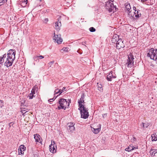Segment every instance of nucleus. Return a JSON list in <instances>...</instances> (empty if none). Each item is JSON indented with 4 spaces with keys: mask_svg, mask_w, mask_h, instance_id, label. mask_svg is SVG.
Listing matches in <instances>:
<instances>
[{
    "mask_svg": "<svg viewBox=\"0 0 157 157\" xmlns=\"http://www.w3.org/2000/svg\"><path fill=\"white\" fill-rule=\"evenodd\" d=\"M71 103V101L67 102L66 99L63 98H61L59 101V105L58 106V109H65L66 108L69 106L70 103Z\"/></svg>",
    "mask_w": 157,
    "mask_h": 157,
    "instance_id": "f257e3e1",
    "label": "nucleus"
},
{
    "mask_svg": "<svg viewBox=\"0 0 157 157\" xmlns=\"http://www.w3.org/2000/svg\"><path fill=\"white\" fill-rule=\"evenodd\" d=\"M147 56L150 57L151 59L157 61V49L154 50L153 48L150 49Z\"/></svg>",
    "mask_w": 157,
    "mask_h": 157,
    "instance_id": "f03ea898",
    "label": "nucleus"
},
{
    "mask_svg": "<svg viewBox=\"0 0 157 157\" xmlns=\"http://www.w3.org/2000/svg\"><path fill=\"white\" fill-rule=\"evenodd\" d=\"M78 109L80 111L81 118L85 119L88 117L89 114L87 109L84 106L82 107H79Z\"/></svg>",
    "mask_w": 157,
    "mask_h": 157,
    "instance_id": "7ed1b4c3",
    "label": "nucleus"
},
{
    "mask_svg": "<svg viewBox=\"0 0 157 157\" xmlns=\"http://www.w3.org/2000/svg\"><path fill=\"white\" fill-rule=\"evenodd\" d=\"M105 2V7L106 9L108 10L109 12H114V10L115 8L113 4L110 2V0H108Z\"/></svg>",
    "mask_w": 157,
    "mask_h": 157,
    "instance_id": "20e7f679",
    "label": "nucleus"
},
{
    "mask_svg": "<svg viewBox=\"0 0 157 157\" xmlns=\"http://www.w3.org/2000/svg\"><path fill=\"white\" fill-rule=\"evenodd\" d=\"M128 56V59L126 63L127 67H131L133 65L134 59L133 55L131 53Z\"/></svg>",
    "mask_w": 157,
    "mask_h": 157,
    "instance_id": "39448f33",
    "label": "nucleus"
},
{
    "mask_svg": "<svg viewBox=\"0 0 157 157\" xmlns=\"http://www.w3.org/2000/svg\"><path fill=\"white\" fill-rule=\"evenodd\" d=\"M15 54L16 51L15 50L10 49L8 52L7 59H8L11 60L12 61H13L15 58Z\"/></svg>",
    "mask_w": 157,
    "mask_h": 157,
    "instance_id": "423d86ee",
    "label": "nucleus"
},
{
    "mask_svg": "<svg viewBox=\"0 0 157 157\" xmlns=\"http://www.w3.org/2000/svg\"><path fill=\"white\" fill-rule=\"evenodd\" d=\"M54 35L53 39L54 40V42L57 43L58 44H61L63 41V40L61 37L60 34L56 35L54 33Z\"/></svg>",
    "mask_w": 157,
    "mask_h": 157,
    "instance_id": "0eeeda50",
    "label": "nucleus"
},
{
    "mask_svg": "<svg viewBox=\"0 0 157 157\" xmlns=\"http://www.w3.org/2000/svg\"><path fill=\"white\" fill-rule=\"evenodd\" d=\"M124 44L121 39H120L117 41L116 43V47L117 49H119L121 48H124Z\"/></svg>",
    "mask_w": 157,
    "mask_h": 157,
    "instance_id": "6e6552de",
    "label": "nucleus"
},
{
    "mask_svg": "<svg viewBox=\"0 0 157 157\" xmlns=\"http://www.w3.org/2000/svg\"><path fill=\"white\" fill-rule=\"evenodd\" d=\"M34 138L36 142L42 144V140L41 136L38 134H36L34 135Z\"/></svg>",
    "mask_w": 157,
    "mask_h": 157,
    "instance_id": "1a4fd4ad",
    "label": "nucleus"
},
{
    "mask_svg": "<svg viewBox=\"0 0 157 157\" xmlns=\"http://www.w3.org/2000/svg\"><path fill=\"white\" fill-rule=\"evenodd\" d=\"M116 78V75H113L112 71H110L107 76V79L108 81H111L112 79Z\"/></svg>",
    "mask_w": 157,
    "mask_h": 157,
    "instance_id": "9d476101",
    "label": "nucleus"
},
{
    "mask_svg": "<svg viewBox=\"0 0 157 157\" xmlns=\"http://www.w3.org/2000/svg\"><path fill=\"white\" fill-rule=\"evenodd\" d=\"M84 96L83 94L82 95L80 98L78 100V103L79 104V107H82L84 106V105L82 104V103H84Z\"/></svg>",
    "mask_w": 157,
    "mask_h": 157,
    "instance_id": "9b49d317",
    "label": "nucleus"
},
{
    "mask_svg": "<svg viewBox=\"0 0 157 157\" xmlns=\"http://www.w3.org/2000/svg\"><path fill=\"white\" fill-rule=\"evenodd\" d=\"M26 147L24 145H21L19 148L18 149L19 155H21L24 154L23 151L25 150Z\"/></svg>",
    "mask_w": 157,
    "mask_h": 157,
    "instance_id": "f8f14e48",
    "label": "nucleus"
},
{
    "mask_svg": "<svg viewBox=\"0 0 157 157\" xmlns=\"http://www.w3.org/2000/svg\"><path fill=\"white\" fill-rule=\"evenodd\" d=\"M59 20H58L57 22L55 23V28L56 29L59 31L60 30V27L61 26L62 24L60 21H59Z\"/></svg>",
    "mask_w": 157,
    "mask_h": 157,
    "instance_id": "ddd939ff",
    "label": "nucleus"
},
{
    "mask_svg": "<svg viewBox=\"0 0 157 157\" xmlns=\"http://www.w3.org/2000/svg\"><path fill=\"white\" fill-rule=\"evenodd\" d=\"M13 61H12L11 60L8 59H7L6 61L4 63V65L6 66L7 67H9L12 65Z\"/></svg>",
    "mask_w": 157,
    "mask_h": 157,
    "instance_id": "4468645a",
    "label": "nucleus"
},
{
    "mask_svg": "<svg viewBox=\"0 0 157 157\" xmlns=\"http://www.w3.org/2000/svg\"><path fill=\"white\" fill-rule=\"evenodd\" d=\"M151 139L152 141H156L157 140V132L151 135Z\"/></svg>",
    "mask_w": 157,
    "mask_h": 157,
    "instance_id": "2eb2a0df",
    "label": "nucleus"
},
{
    "mask_svg": "<svg viewBox=\"0 0 157 157\" xmlns=\"http://www.w3.org/2000/svg\"><path fill=\"white\" fill-rule=\"evenodd\" d=\"M6 54H5L2 57H0V64H2L4 61V59L6 57Z\"/></svg>",
    "mask_w": 157,
    "mask_h": 157,
    "instance_id": "dca6fc26",
    "label": "nucleus"
},
{
    "mask_svg": "<svg viewBox=\"0 0 157 157\" xmlns=\"http://www.w3.org/2000/svg\"><path fill=\"white\" fill-rule=\"evenodd\" d=\"M53 148V145L52 144V143L49 146V150L52 153H54V152H56V149L52 150V148Z\"/></svg>",
    "mask_w": 157,
    "mask_h": 157,
    "instance_id": "f3484780",
    "label": "nucleus"
},
{
    "mask_svg": "<svg viewBox=\"0 0 157 157\" xmlns=\"http://www.w3.org/2000/svg\"><path fill=\"white\" fill-rule=\"evenodd\" d=\"M133 146L129 145L127 148L125 149V150L127 151H130L132 150Z\"/></svg>",
    "mask_w": 157,
    "mask_h": 157,
    "instance_id": "a211bd4d",
    "label": "nucleus"
},
{
    "mask_svg": "<svg viewBox=\"0 0 157 157\" xmlns=\"http://www.w3.org/2000/svg\"><path fill=\"white\" fill-rule=\"evenodd\" d=\"M75 130V127L74 125H72V126L69 127L68 131L69 132H72Z\"/></svg>",
    "mask_w": 157,
    "mask_h": 157,
    "instance_id": "6ab92c4d",
    "label": "nucleus"
},
{
    "mask_svg": "<svg viewBox=\"0 0 157 157\" xmlns=\"http://www.w3.org/2000/svg\"><path fill=\"white\" fill-rule=\"evenodd\" d=\"M94 129V132L95 134L98 133L100 130V128H93Z\"/></svg>",
    "mask_w": 157,
    "mask_h": 157,
    "instance_id": "aec40b11",
    "label": "nucleus"
},
{
    "mask_svg": "<svg viewBox=\"0 0 157 157\" xmlns=\"http://www.w3.org/2000/svg\"><path fill=\"white\" fill-rule=\"evenodd\" d=\"M143 127L144 128H147L150 125V124L148 123H142Z\"/></svg>",
    "mask_w": 157,
    "mask_h": 157,
    "instance_id": "412c9836",
    "label": "nucleus"
},
{
    "mask_svg": "<svg viewBox=\"0 0 157 157\" xmlns=\"http://www.w3.org/2000/svg\"><path fill=\"white\" fill-rule=\"evenodd\" d=\"M54 96H55L56 94H59L60 93V90H59L58 89H56L54 91Z\"/></svg>",
    "mask_w": 157,
    "mask_h": 157,
    "instance_id": "4be33fe9",
    "label": "nucleus"
},
{
    "mask_svg": "<svg viewBox=\"0 0 157 157\" xmlns=\"http://www.w3.org/2000/svg\"><path fill=\"white\" fill-rule=\"evenodd\" d=\"M117 38L116 37V36H113V38L112 39L111 41L112 43H114L116 42V41H117Z\"/></svg>",
    "mask_w": 157,
    "mask_h": 157,
    "instance_id": "5701e85b",
    "label": "nucleus"
},
{
    "mask_svg": "<svg viewBox=\"0 0 157 157\" xmlns=\"http://www.w3.org/2000/svg\"><path fill=\"white\" fill-rule=\"evenodd\" d=\"M125 8L127 10L129 11L131 9L130 5L129 4H128L126 5L125 6Z\"/></svg>",
    "mask_w": 157,
    "mask_h": 157,
    "instance_id": "b1692460",
    "label": "nucleus"
},
{
    "mask_svg": "<svg viewBox=\"0 0 157 157\" xmlns=\"http://www.w3.org/2000/svg\"><path fill=\"white\" fill-rule=\"evenodd\" d=\"M38 58H40V59H41L43 58L44 57L43 56L41 55L40 56H35L34 57V60H36L37 59H38Z\"/></svg>",
    "mask_w": 157,
    "mask_h": 157,
    "instance_id": "393cba45",
    "label": "nucleus"
},
{
    "mask_svg": "<svg viewBox=\"0 0 157 157\" xmlns=\"http://www.w3.org/2000/svg\"><path fill=\"white\" fill-rule=\"evenodd\" d=\"M28 97H29V99H32L34 97H35L34 95L31 93L29 94Z\"/></svg>",
    "mask_w": 157,
    "mask_h": 157,
    "instance_id": "a878e982",
    "label": "nucleus"
},
{
    "mask_svg": "<svg viewBox=\"0 0 157 157\" xmlns=\"http://www.w3.org/2000/svg\"><path fill=\"white\" fill-rule=\"evenodd\" d=\"M5 2L6 0H0V6L3 5Z\"/></svg>",
    "mask_w": 157,
    "mask_h": 157,
    "instance_id": "bb28decb",
    "label": "nucleus"
},
{
    "mask_svg": "<svg viewBox=\"0 0 157 157\" xmlns=\"http://www.w3.org/2000/svg\"><path fill=\"white\" fill-rule=\"evenodd\" d=\"M36 88L35 87H34L32 89L31 91V93L33 94V95H34L35 94V91L36 90Z\"/></svg>",
    "mask_w": 157,
    "mask_h": 157,
    "instance_id": "cd10ccee",
    "label": "nucleus"
},
{
    "mask_svg": "<svg viewBox=\"0 0 157 157\" xmlns=\"http://www.w3.org/2000/svg\"><path fill=\"white\" fill-rule=\"evenodd\" d=\"M90 31L91 32H94L95 31V29L93 27H91L89 29Z\"/></svg>",
    "mask_w": 157,
    "mask_h": 157,
    "instance_id": "c85d7f7f",
    "label": "nucleus"
},
{
    "mask_svg": "<svg viewBox=\"0 0 157 157\" xmlns=\"http://www.w3.org/2000/svg\"><path fill=\"white\" fill-rule=\"evenodd\" d=\"M136 140V138L134 137H132V138H131V139L130 140L132 142L134 143V142H135Z\"/></svg>",
    "mask_w": 157,
    "mask_h": 157,
    "instance_id": "c756f323",
    "label": "nucleus"
},
{
    "mask_svg": "<svg viewBox=\"0 0 157 157\" xmlns=\"http://www.w3.org/2000/svg\"><path fill=\"white\" fill-rule=\"evenodd\" d=\"M66 87H63V88L61 90H60V93H59V94L58 95H60L61 94V93H62L64 91V90H66ZM58 96V95H57V96Z\"/></svg>",
    "mask_w": 157,
    "mask_h": 157,
    "instance_id": "7c9ffc66",
    "label": "nucleus"
},
{
    "mask_svg": "<svg viewBox=\"0 0 157 157\" xmlns=\"http://www.w3.org/2000/svg\"><path fill=\"white\" fill-rule=\"evenodd\" d=\"M4 105L3 101L2 100H0V107L2 108Z\"/></svg>",
    "mask_w": 157,
    "mask_h": 157,
    "instance_id": "2f4dec72",
    "label": "nucleus"
},
{
    "mask_svg": "<svg viewBox=\"0 0 157 157\" xmlns=\"http://www.w3.org/2000/svg\"><path fill=\"white\" fill-rule=\"evenodd\" d=\"M141 13H137V14H136L135 15V16L136 18H138V17H141Z\"/></svg>",
    "mask_w": 157,
    "mask_h": 157,
    "instance_id": "473e14b6",
    "label": "nucleus"
},
{
    "mask_svg": "<svg viewBox=\"0 0 157 157\" xmlns=\"http://www.w3.org/2000/svg\"><path fill=\"white\" fill-rule=\"evenodd\" d=\"M67 125L69 127H70L72 126V125H74V124L73 123L70 122L67 124Z\"/></svg>",
    "mask_w": 157,
    "mask_h": 157,
    "instance_id": "72a5a7b5",
    "label": "nucleus"
},
{
    "mask_svg": "<svg viewBox=\"0 0 157 157\" xmlns=\"http://www.w3.org/2000/svg\"><path fill=\"white\" fill-rule=\"evenodd\" d=\"M68 48L66 47H64L63 48L62 50L65 52H67L68 51Z\"/></svg>",
    "mask_w": 157,
    "mask_h": 157,
    "instance_id": "f704fd0d",
    "label": "nucleus"
},
{
    "mask_svg": "<svg viewBox=\"0 0 157 157\" xmlns=\"http://www.w3.org/2000/svg\"><path fill=\"white\" fill-rule=\"evenodd\" d=\"M98 89L99 90H101V89L102 88V86L101 84H99V85H98Z\"/></svg>",
    "mask_w": 157,
    "mask_h": 157,
    "instance_id": "c9c22d12",
    "label": "nucleus"
},
{
    "mask_svg": "<svg viewBox=\"0 0 157 157\" xmlns=\"http://www.w3.org/2000/svg\"><path fill=\"white\" fill-rule=\"evenodd\" d=\"M54 63V61H51L48 64L49 66H50V67Z\"/></svg>",
    "mask_w": 157,
    "mask_h": 157,
    "instance_id": "e433bc0d",
    "label": "nucleus"
},
{
    "mask_svg": "<svg viewBox=\"0 0 157 157\" xmlns=\"http://www.w3.org/2000/svg\"><path fill=\"white\" fill-rule=\"evenodd\" d=\"M48 21V18H45L44 21V23H46Z\"/></svg>",
    "mask_w": 157,
    "mask_h": 157,
    "instance_id": "4c0bfd02",
    "label": "nucleus"
},
{
    "mask_svg": "<svg viewBox=\"0 0 157 157\" xmlns=\"http://www.w3.org/2000/svg\"><path fill=\"white\" fill-rule=\"evenodd\" d=\"M54 100V98H52L48 100V101L49 102H51L53 101Z\"/></svg>",
    "mask_w": 157,
    "mask_h": 157,
    "instance_id": "58836bf2",
    "label": "nucleus"
},
{
    "mask_svg": "<svg viewBox=\"0 0 157 157\" xmlns=\"http://www.w3.org/2000/svg\"><path fill=\"white\" fill-rule=\"evenodd\" d=\"M13 124V122H11L9 124V127H10L11 125L12 126Z\"/></svg>",
    "mask_w": 157,
    "mask_h": 157,
    "instance_id": "ea45409f",
    "label": "nucleus"
},
{
    "mask_svg": "<svg viewBox=\"0 0 157 157\" xmlns=\"http://www.w3.org/2000/svg\"><path fill=\"white\" fill-rule=\"evenodd\" d=\"M153 153H154V154L157 152V150L156 149H153Z\"/></svg>",
    "mask_w": 157,
    "mask_h": 157,
    "instance_id": "a19ab883",
    "label": "nucleus"
},
{
    "mask_svg": "<svg viewBox=\"0 0 157 157\" xmlns=\"http://www.w3.org/2000/svg\"><path fill=\"white\" fill-rule=\"evenodd\" d=\"M134 14L136 15V14H137V13H139V12H138V10H135L134 12Z\"/></svg>",
    "mask_w": 157,
    "mask_h": 157,
    "instance_id": "79ce46f5",
    "label": "nucleus"
},
{
    "mask_svg": "<svg viewBox=\"0 0 157 157\" xmlns=\"http://www.w3.org/2000/svg\"><path fill=\"white\" fill-rule=\"evenodd\" d=\"M107 113H105L103 114V117L104 118L105 117H106L107 116Z\"/></svg>",
    "mask_w": 157,
    "mask_h": 157,
    "instance_id": "37998d69",
    "label": "nucleus"
},
{
    "mask_svg": "<svg viewBox=\"0 0 157 157\" xmlns=\"http://www.w3.org/2000/svg\"><path fill=\"white\" fill-rule=\"evenodd\" d=\"M137 147H134L133 146L132 150H134L136 149H137Z\"/></svg>",
    "mask_w": 157,
    "mask_h": 157,
    "instance_id": "c03bdc74",
    "label": "nucleus"
},
{
    "mask_svg": "<svg viewBox=\"0 0 157 157\" xmlns=\"http://www.w3.org/2000/svg\"><path fill=\"white\" fill-rule=\"evenodd\" d=\"M133 10H135H135H136V7H133Z\"/></svg>",
    "mask_w": 157,
    "mask_h": 157,
    "instance_id": "a18cd8bd",
    "label": "nucleus"
},
{
    "mask_svg": "<svg viewBox=\"0 0 157 157\" xmlns=\"http://www.w3.org/2000/svg\"><path fill=\"white\" fill-rule=\"evenodd\" d=\"M54 149H55V147H54V146H53V148H52V150H54Z\"/></svg>",
    "mask_w": 157,
    "mask_h": 157,
    "instance_id": "49530a36",
    "label": "nucleus"
},
{
    "mask_svg": "<svg viewBox=\"0 0 157 157\" xmlns=\"http://www.w3.org/2000/svg\"><path fill=\"white\" fill-rule=\"evenodd\" d=\"M85 42H82V44L83 45H84L85 44Z\"/></svg>",
    "mask_w": 157,
    "mask_h": 157,
    "instance_id": "de8ad7c7",
    "label": "nucleus"
},
{
    "mask_svg": "<svg viewBox=\"0 0 157 157\" xmlns=\"http://www.w3.org/2000/svg\"><path fill=\"white\" fill-rule=\"evenodd\" d=\"M130 12H129V13H128V15H129V16H130Z\"/></svg>",
    "mask_w": 157,
    "mask_h": 157,
    "instance_id": "09e8293b",
    "label": "nucleus"
},
{
    "mask_svg": "<svg viewBox=\"0 0 157 157\" xmlns=\"http://www.w3.org/2000/svg\"><path fill=\"white\" fill-rule=\"evenodd\" d=\"M133 17V16H132V15H131V16H130V17L131 18L132 17Z\"/></svg>",
    "mask_w": 157,
    "mask_h": 157,
    "instance_id": "8fccbe9b",
    "label": "nucleus"
},
{
    "mask_svg": "<svg viewBox=\"0 0 157 157\" xmlns=\"http://www.w3.org/2000/svg\"><path fill=\"white\" fill-rule=\"evenodd\" d=\"M25 2L26 1H27V0H24Z\"/></svg>",
    "mask_w": 157,
    "mask_h": 157,
    "instance_id": "3c124183",
    "label": "nucleus"
}]
</instances>
